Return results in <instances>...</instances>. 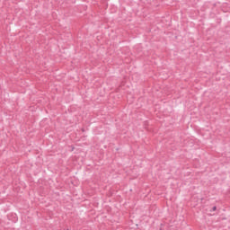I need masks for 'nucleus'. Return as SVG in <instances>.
I'll return each mask as SVG.
<instances>
[{
	"instance_id": "obj_1",
	"label": "nucleus",
	"mask_w": 230,
	"mask_h": 230,
	"mask_svg": "<svg viewBox=\"0 0 230 230\" xmlns=\"http://www.w3.org/2000/svg\"><path fill=\"white\" fill-rule=\"evenodd\" d=\"M212 210L217 211V207H213Z\"/></svg>"
}]
</instances>
